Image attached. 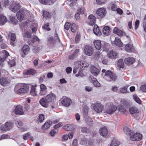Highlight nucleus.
<instances>
[{
    "label": "nucleus",
    "mask_w": 146,
    "mask_h": 146,
    "mask_svg": "<svg viewBox=\"0 0 146 146\" xmlns=\"http://www.w3.org/2000/svg\"><path fill=\"white\" fill-rule=\"evenodd\" d=\"M114 42V44L117 46L121 47L123 46V44L118 38H115Z\"/></svg>",
    "instance_id": "29"
},
{
    "label": "nucleus",
    "mask_w": 146,
    "mask_h": 146,
    "mask_svg": "<svg viewBox=\"0 0 146 146\" xmlns=\"http://www.w3.org/2000/svg\"><path fill=\"white\" fill-rule=\"evenodd\" d=\"M43 17H48L49 16V14L48 12L46 11H44L43 12Z\"/></svg>",
    "instance_id": "62"
},
{
    "label": "nucleus",
    "mask_w": 146,
    "mask_h": 146,
    "mask_svg": "<svg viewBox=\"0 0 146 146\" xmlns=\"http://www.w3.org/2000/svg\"><path fill=\"white\" fill-rule=\"evenodd\" d=\"M116 11H117V13L120 15H121L123 13L122 10L120 8H117Z\"/></svg>",
    "instance_id": "64"
},
{
    "label": "nucleus",
    "mask_w": 146,
    "mask_h": 146,
    "mask_svg": "<svg viewBox=\"0 0 146 146\" xmlns=\"http://www.w3.org/2000/svg\"><path fill=\"white\" fill-rule=\"evenodd\" d=\"M118 65L119 67L123 68L124 67V63L122 59L119 60L118 62Z\"/></svg>",
    "instance_id": "43"
},
{
    "label": "nucleus",
    "mask_w": 146,
    "mask_h": 146,
    "mask_svg": "<svg viewBox=\"0 0 146 146\" xmlns=\"http://www.w3.org/2000/svg\"><path fill=\"white\" fill-rule=\"evenodd\" d=\"M123 130L125 133L129 135V139L132 141H139L142 138L141 134L138 133L133 134V131L127 127H124Z\"/></svg>",
    "instance_id": "2"
},
{
    "label": "nucleus",
    "mask_w": 146,
    "mask_h": 146,
    "mask_svg": "<svg viewBox=\"0 0 146 146\" xmlns=\"http://www.w3.org/2000/svg\"><path fill=\"white\" fill-rule=\"evenodd\" d=\"M117 107L114 105H110V114H113L116 110Z\"/></svg>",
    "instance_id": "37"
},
{
    "label": "nucleus",
    "mask_w": 146,
    "mask_h": 146,
    "mask_svg": "<svg viewBox=\"0 0 146 146\" xmlns=\"http://www.w3.org/2000/svg\"><path fill=\"white\" fill-rule=\"evenodd\" d=\"M39 40V38L36 36H34L32 40V42L33 43H34L35 42Z\"/></svg>",
    "instance_id": "61"
},
{
    "label": "nucleus",
    "mask_w": 146,
    "mask_h": 146,
    "mask_svg": "<svg viewBox=\"0 0 146 146\" xmlns=\"http://www.w3.org/2000/svg\"><path fill=\"white\" fill-rule=\"evenodd\" d=\"M125 49L127 52H133L134 48L132 44H129L125 45Z\"/></svg>",
    "instance_id": "20"
},
{
    "label": "nucleus",
    "mask_w": 146,
    "mask_h": 146,
    "mask_svg": "<svg viewBox=\"0 0 146 146\" xmlns=\"http://www.w3.org/2000/svg\"><path fill=\"white\" fill-rule=\"evenodd\" d=\"M36 72V71L33 69H31L28 70L26 72V74L33 75L35 74Z\"/></svg>",
    "instance_id": "39"
},
{
    "label": "nucleus",
    "mask_w": 146,
    "mask_h": 146,
    "mask_svg": "<svg viewBox=\"0 0 146 146\" xmlns=\"http://www.w3.org/2000/svg\"><path fill=\"white\" fill-rule=\"evenodd\" d=\"M116 78L117 76L115 74L110 71V78L112 80L115 81L116 79Z\"/></svg>",
    "instance_id": "44"
},
{
    "label": "nucleus",
    "mask_w": 146,
    "mask_h": 146,
    "mask_svg": "<svg viewBox=\"0 0 146 146\" xmlns=\"http://www.w3.org/2000/svg\"><path fill=\"white\" fill-rule=\"evenodd\" d=\"M62 99L61 103L65 106H69L71 103V100L66 97H63Z\"/></svg>",
    "instance_id": "7"
},
{
    "label": "nucleus",
    "mask_w": 146,
    "mask_h": 146,
    "mask_svg": "<svg viewBox=\"0 0 146 146\" xmlns=\"http://www.w3.org/2000/svg\"><path fill=\"white\" fill-rule=\"evenodd\" d=\"M37 86L36 85H32L31 86L30 91L31 94L33 96H36L37 95V91L36 89Z\"/></svg>",
    "instance_id": "22"
},
{
    "label": "nucleus",
    "mask_w": 146,
    "mask_h": 146,
    "mask_svg": "<svg viewBox=\"0 0 146 146\" xmlns=\"http://www.w3.org/2000/svg\"><path fill=\"white\" fill-rule=\"evenodd\" d=\"M22 50L25 54H28L29 51V47L27 45H25L23 46L22 49Z\"/></svg>",
    "instance_id": "28"
},
{
    "label": "nucleus",
    "mask_w": 146,
    "mask_h": 146,
    "mask_svg": "<svg viewBox=\"0 0 146 146\" xmlns=\"http://www.w3.org/2000/svg\"><path fill=\"white\" fill-rule=\"evenodd\" d=\"M118 57L117 54L113 50L110 51V58L116 59Z\"/></svg>",
    "instance_id": "36"
},
{
    "label": "nucleus",
    "mask_w": 146,
    "mask_h": 146,
    "mask_svg": "<svg viewBox=\"0 0 146 146\" xmlns=\"http://www.w3.org/2000/svg\"><path fill=\"white\" fill-rule=\"evenodd\" d=\"M21 8L20 4L17 2H13L10 6L9 9L12 12H16Z\"/></svg>",
    "instance_id": "5"
},
{
    "label": "nucleus",
    "mask_w": 146,
    "mask_h": 146,
    "mask_svg": "<svg viewBox=\"0 0 146 146\" xmlns=\"http://www.w3.org/2000/svg\"><path fill=\"white\" fill-rule=\"evenodd\" d=\"M7 21V19L3 15H0V25H3Z\"/></svg>",
    "instance_id": "32"
},
{
    "label": "nucleus",
    "mask_w": 146,
    "mask_h": 146,
    "mask_svg": "<svg viewBox=\"0 0 146 146\" xmlns=\"http://www.w3.org/2000/svg\"><path fill=\"white\" fill-rule=\"evenodd\" d=\"M84 51L85 54L89 56H91L93 53V48L90 46H86Z\"/></svg>",
    "instance_id": "10"
},
{
    "label": "nucleus",
    "mask_w": 146,
    "mask_h": 146,
    "mask_svg": "<svg viewBox=\"0 0 146 146\" xmlns=\"http://www.w3.org/2000/svg\"><path fill=\"white\" fill-rule=\"evenodd\" d=\"M96 13L98 15L103 17L106 14V10L104 8H99L97 10Z\"/></svg>",
    "instance_id": "12"
},
{
    "label": "nucleus",
    "mask_w": 146,
    "mask_h": 146,
    "mask_svg": "<svg viewBox=\"0 0 146 146\" xmlns=\"http://www.w3.org/2000/svg\"><path fill=\"white\" fill-rule=\"evenodd\" d=\"M9 18L11 23H12L15 25H16L17 24L18 21L15 17L11 16Z\"/></svg>",
    "instance_id": "38"
},
{
    "label": "nucleus",
    "mask_w": 146,
    "mask_h": 146,
    "mask_svg": "<svg viewBox=\"0 0 146 146\" xmlns=\"http://www.w3.org/2000/svg\"><path fill=\"white\" fill-rule=\"evenodd\" d=\"M91 72L95 76H97L100 72V70L94 66H91Z\"/></svg>",
    "instance_id": "14"
},
{
    "label": "nucleus",
    "mask_w": 146,
    "mask_h": 146,
    "mask_svg": "<svg viewBox=\"0 0 146 146\" xmlns=\"http://www.w3.org/2000/svg\"><path fill=\"white\" fill-rule=\"evenodd\" d=\"M44 119V117L43 114H41L39 116L38 120L40 122H42Z\"/></svg>",
    "instance_id": "58"
},
{
    "label": "nucleus",
    "mask_w": 146,
    "mask_h": 146,
    "mask_svg": "<svg viewBox=\"0 0 146 146\" xmlns=\"http://www.w3.org/2000/svg\"><path fill=\"white\" fill-rule=\"evenodd\" d=\"M117 110L120 112L124 113L126 111L125 109L124 108L120 105L117 106Z\"/></svg>",
    "instance_id": "40"
},
{
    "label": "nucleus",
    "mask_w": 146,
    "mask_h": 146,
    "mask_svg": "<svg viewBox=\"0 0 146 146\" xmlns=\"http://www.w3.org/2000/svg\"><path fill=\"white\" fill-rule=\"evenodd\" d=\"M29 89V86L26 84H19L15 86L14 90L17 94L26 93L28 91Z\"/></svg>",
    "instance_id": "3"
},
{
    "label": "nucleus",
    "mask_w": 146,
    "mask_h": 146,
    "mask_svg": "<svg viewBox=\"0 0 146 146\" xmlns=\"http://www.w3.org/2000/svg\"><path fill=\"white\" fill-rule=\"evenodd\" d=\"M94 44L95 48L98 50L100 49L101 47V42L100 40H96L94 41Z\"/></svg>",
    "instance_id": "31"
},
{
    "label": "nucleus",
    "mask_w": 146,
    "mask_h": 146,
    "mask_svg": "<svg viewBox=\"0 0 146 146\" xmlns=\"http://www.w3.org/2000/svg\"><path fill=\"white\" fill-rule=\"evenodd\" d=\"M25 12L21 10L18 11L17 14V17L19 20H23L24 18Z\"/></svg>",
    "instance_id": "16"
},
{
    "label": "nucleus",
    "mask_w": 146,
    "mask_h": 146,
    "mask_svg": "<svg viewBox=\"0 0 146 146\" xmlns=\"http://www.w3.org/2000/svg\"><path fill=\"white\" fill-rule=\"evenodd\" d=\"M140 89L143 92H146V84L141 86L140 87Z\"/></svg>",
    "instance_id": "60"
},
{
    "label": "nucleus",
    "mask_w": 146,
    "mask_h": 146,
    "mask_svg": "<svg viewBox=\"0 0 146 146\" xmlns=\"http://www.w3.org/2000/svg\"><path fill=\"white\" fill-rule=\"evenodd\" d=\"M9 35L11 36L10 39L11 41V44L12 45H13L14 44V43L13 42L16 39L15 35V33H10Z\"/></svg>",
    "instance_id": "34"
},
{
    "label": "nucleus",
    "mask_w": 146,
    "mask_h": 146,
    "mask_svg": "<svg viewBox=\"0 0 146 146\" xmlns=\"http://www.w3.org/2000/svg\"><path fill=\"white\" fill-rule=\"evenodd\" d=\"M52 122L50 121L46 122L42 127V129H48L51 126Z\"/></svg>",
    "instance_id": "33"
},
{
    "label": "nucleus",
    "mask_w": 146,
    "mask_h": 146,
    "mask_svg": "<svg viewBox=\"0 0 146 146\" xmlns=\"http://www.w3.org/2000/svg\"><path fill=\"white\" fill-rule=\"evenodd\" d=\"M45 78V76L44 75H42L40 76V78H39V82L40 83H42L44 79Z\"/></svg>",
    "instance_id": "51"
},
{
    "label": "nucleus",
    "mask_w": 146,
    "mask_h": 146,
    "mask_svg": "<svg viewBox=\"0 0 146 146\" xmlns=\"http://www.w3.org/2000/svg\"><path fill=\"white\" fill-rule=\"evenodd\" d=\"M117 34L119 36H121L125 35V33L122 30H119Z\"/></svg>",
    "instance_id": "52"
},
{
    "label": "nucleus",
    "mask_w": 146,
    "mask_h": 146,
    "mask_svg": "<svg viewBox=\"0 0 146 146\" xmlns=\"http://www.w3.org/2000/svg\"><path fill=\"white\" fill-rule=\"evenodd\" d=\"M94 109L97 113L101 112L104 110V106L100 103H96L92 105Z\"/></svg>",
    "instance_id": "6"
},
{
    "label": "nucleus",
    "mask_w": 146,
    "mask_h": 146,
    "mask_svg": "<svg viewBox=\"0 0 146 146\" xmlns=\"http://www.w3.org/2000/svg\"><path fill=\"white\" fill-rule=\"evenodd\" d=\"M94 33L97 36H100L102 34V33L100 31L99 27L97 25H94L93 29Z\"/></svg>",
    "instance_id": "15"
},
{
    "label": "nucleus",
    "mask_w": 146,
    "mask_h": 146,
    "mask_svg": "<svg viewBox=\"0 0 146 146\" xmlns=\"http://www.w3.org/2000/svg\"><path fill=\"white\" fill-rule=\"evenodd\" d=\"M100 135L102 136H106L108 133L106 127H104L101 128L100 130Z\"/></svg>",
    "instance_id": "25"
},
{
    "label": "nucleus",
    "mask_w": 146,
    "mask_h": 146,
    "mask_svg": "<svg viewBox=\"0 0 146 146\" xmlns=\"http://www.w3.org/2000/svg\"><path fill=\"white\" fill-rule=\"evenodd\" d=\"M13 125V123L11 122H7L4 125H2L0 127V130L1 131H6L11 129Z\"/></svg>",
    "instance_id": "4"
},
{
    "label": "nucleus",
    "mask_w": 146,
    "mask_h": 146,
    "mask_svg": "<svg viewBox=\"0 0 146 146\" xmlns=\"http://www.w3.org/2000/svg\"><path fill=\"white\" fill-rule=\"evenodd\" d=\"M56 99V96L55 94L50 93L47 94L45 98H41L39 101V103L43 107L47 108L50 104L55 102Z\"/></svg>",
    "instance_id": "1"
},
{
    "label": "nucleus",
    "mask_w": 146,
    "mask_h": 146,
    "mask_svg": "<svg viewBox=\"0 0 146 146\" xmlns=\"http://www.w3.org/2000/svg\"><path fill=\"white\" fill-rule=\"evenodd\" d=\"M133 97L134 100L138 103V104H140L141 103V100L136 95H134L133 96Z\"/></svg>",
    "instance_id": "50"
},
{
    "label": "nucleus",
    "mask_w": 146,
    "mask_h": 146,
    "mask_svg": "<svg viewBox=\"0 0 146 146\" xmlns=\"http://www.w3.org/2000/svg\"><path fill=\"white\" fill-rule=\"evenodd\" d=\"M90 82L92 83L94 86L96 87H99L100 86V84L97 80L96 78L93 77L90 78Z\"/></svg>",
    "instance_id": "21"
},
{
    "label": "nucleus",
    "mask_w": 146,
    "mask_h": 146,
    "mask_svg": "<svg viewBox=\"0 0 146 146\" xmlns=\"http://www.w3.org/2000/svg\"><path fill=\"white\" fill-rule=\"evenodd\" d=\"M1 84L3 86H6L9 83V82L7 79L5 78L2 77L0 79Z\"/></svg>",
    "instance_id": "24"
},
{
    "label": "nucleus",
    "mask_w": 146,
    "mask_h": 146,
    "mask_svg": "<svg viewBox=\"0 0 146 146\" xmlns=\"http://www.w3.org/2000/svg\"><path fill=\"white\" fill-rule=\"evenodd\" d=\"M80 63L82 64L83 70L85 67L88 66L89 65L86 62L84 61H81Z\"/></svg>",
    "instance_id": "45"
},
{
    "label": "nucleus",
    "mask_w": 146,
    "mask_h": 146,
    "mask_svg": "<svg viewBox=\"0 0 146 146\" xmlns=\"http://www.w3.org/2000/svg\"><path fill=\"white\" fill-rule=\"evenodd\" d=\"M3 5L5 7L8 6L9 1L8 0H3L2 1Z\"/></svg>",
    "instance_id": "49"
},
{
    "label": "nucleus",
    "mask_w": 146,
    "mask_h": 146,
    "mask_svg": "<svg viewBox=\"0 0 146 146\" xmlns=\"http://www.w3.org/2000/svg\"><path fill=\"white\" fill-rule=\"evenodd\" d=\"M70 29L71 31L73 33H75L76 31V25L74 23H72Z\"/></svg>",
    "instance_id": "41"
},
{
    "label": "nucleus",
    "mask_w": 146,
    "mask_h": 146,
    "mask_svg": "<svg viewBox=\"0 0 146 146\" xmlns=\"http://www.w3.org/2000/svg\"><path fill=\"white\" fill-rule=\"evenodd\" d=\"M49 26V24L48 23H47L44 24V26L43 27V28L47 31H49L50 30V28L48 27Z\"/></svg>",
    "instance_id": "56"
},
{
    "label": "nucleus",
    "mask_w": 146,
    "mask_h": 146,
    "mask_svg": "<svg viewBox=\"0 0 146 146\" xmlns=\"http://www.w3.org/2000/svg\"><path fill=\"white\" fill-rule=\"evenodd\" d=\"M40 90L39 95L44 96L47 93V90L46 86L44 84H42L40 85Z\"/></svg>",
    "instance_id": "9"
},
{
    "label": "nucleus",
    "mask_w": 146,
    "mask_h": 146,
    "mask_svg": "<svg viewBox=\"0 0 146 146\" xmlns=\"http://www.w3.org/2000/svg\"><path fill=\"white\" fill-rule=\"evenodd\" d=\"M128 87L127 86H125L124 87L121 88L120 89V92L121 93H127L128 92L127 91V88Z\"/></svg>",
    "instance_id": "48"
},
{
    "label": "nucleus",
    "mask_w": 146,
    "mask_h": 146,
    "mask_svg": "<svg viewBox=\"0 0 146 146\" xmlns=\"http://www.w3.org/2000/svg\"><path fill=\"white\" fill-rule=\"evenodd\" d=\"M54 39H53V38L50 37L48 38V41L49 43H51V42H52L53 43H54V41H55L56 40H58V41H60V39L58 37V35L57 33H55L54 34Z\"/></svg>",
    "instance_id": "17"
},
{
    "label": "nucleus",
    "mask_w": 146,
    "mask_h": 146,
    "mask_svg": "<svg viewBox=\"0 0 146 146\" xmlns=\"http://www.w3.org/2000/svg\"><path fill=\"white\" fill-rule=\"evenodd\" d=\"M134 60L135 59L133 58L130 57L125 58L124 61L125 64L129 65L133 64Z\"/></svg>",
    "instance_id": "18"
},
{
    "label": "nucleus",
    "mask_w": 146,
    "mask_h": 146,
    "mask_svg": "<svg viewBox=\"0 0 146 146\" xmlns=\"http://www.w3.org/2000/svg\"><path fill=\"white\" fill-rule=\"evenodd\" d=\"M30 135V133H27L25 134H24L23 136V139L24 140H27L29 137Z\"/></svg>",
    "instance_id": "54"
},
{
    "label": "nucleus",
    "mask_w": 146,
    "mask_h": 146,
    "mask_svg": "<svg viewBox=\"0 0 146 146\" xmlns=\"http://www.w3.org/2000/svg\"><path fill=\"white\" fill-rule=\"evenodd\" d=\"M96 19L95 16L92 14L90 15L88 17V24L91 26L94 25L96 23Z\"/></svg>",
    "instance_id": "11"
},
{
    "label": "nucleus",
    "mask_w": 146,
    "mask_h": 146,
    "mask_svg": "<svg viewBox=\"0 0 146 146\" xmlns=\"http://www.w3.org/2000/svg\"><path fill=\"white\" fill-rule=\"evenodd\" d=\"M80 38V36L78 34H77L75 38V41L76 43L79 42Z\"/></svg>",
    "instance_id": "55"
},
{
    "label": "nucleus",
    "mask_w": 146,
    "mask_h": 146,
    "mask_svg": "<svg viewBox=\"0 0 146 146\" xmlns=\"http://www.w3.org/2000/svg\"><path fill=\"white\" fill-rule=\"evenodd\" d=\"M120 142L115 138L112 140L110 146H119L120 145Z\"/></svg>",
    "instance_id": "27"
},
{
    "label": "nucleus",
    "mask_w": 146,
    "mask_h": 146,
    "mask_svg": "<svg viewBox=\"0 0 146 146\" xmlns=\"http://www.w3.org/2000/svg\"><path fill=\"white\" fill-rule=\"evenodd\" d=\"M15 112L16 114L23 115L24 112L22 107L21 106H17L15 108Z\"/></svg>",
    "instance_id": "13"
},
{
    "label": "nucleus",
    "mask_w": 146,
    "mask_h": 146,
    "mask_svg": "<svg viewBox=\"0 0 146 146\" xmlns=\"http://www.w3.org/2000/svg\"><path fill=\"white\" fill-rule=\"evenodd\" d=\"M63 128L66 131L72 130L74 128V125L73 124H68L64 126Z\"/></svg>",
    "instance_id": "30"
},
{
    "label": "nucleus",
    "mask_w": 146,
    "mask_h": 146,
    "mask_svg": "<svg viewBox=\"0 0 146 146\" xmlns=\"http://www.w3.org/2000/svg\"><path fill=\"white\" fill-rule=\"evenodd\" d=\"M107 0H96V3L98 5H102L104 4Z\"/></svg>",
    "instance_id": "53"
},
{
    "label": "nucleus",
    "mask_w": 146,
    "mask_h": 146,
    "mask_svg": "<svg viewBox=\"0 0 146 146\" xmlns=\"http://www.w3.org/2000/svg\"><path fill=\"white\" fill-rule=\"evenodd\" d=\"M84 8L83 7H79L78 9V12L81 14H84Z\"/></svg>",
    "instance_id": "46"
},
{
    "label": "nucleus",
    "mask_w": 146,
    "mask_h": 146,
    "mask_svg": "<svg viewBox=\"0 0 146 146\" xmlns=\"http://www.w3.org/2000/svg\"><path fill=\"white\" fill-rule=\"evenodd\" d=\"M7 61L8 64L10 66V67H12L15 65V62L13 58H12L11 56L6 60Z\"/></svg>",
    "instance_id": "19"
},
{
    "label": "nucleus",
    "mask_w": 146,
    "mask_h": 146,
    "mask_svg": "<svg viewBox=\"0 0 146 146\" xmlns=\"http://www.w3.org/2000/svg\"><path fill=\"white\" fill-rule=\"evenodd\" d=\"M116 5L115 4H113L111 6V9L113 11H115L117 9Z\"/></svg>",
    "instance_id": "59"
},
{
    "label": "nucleus",
    "mask_w": 146,
    "mask_h": 146,
    "mask_svg": "<svg viewBox=\"0 0 146 146\" xmlns=\"http://www.w3.org/2000/svg\"><path fill=\"white\" fill-rule=\"evenodd\" d=\"M71 24L68 22L66 23L64 25V28L66 30H68L69 29L70 26Z\"/></svg>",
    "instance_id": "57"
},
{
    "label": "nucleus",
    "mask_w": 146,
    "mask_h": 146,
    "mask_svg": "<svg viewBox=\"0 0 146 146\" xmlns=\"http://www.w3.org/2000/svg\"><path fill=\"white\" fill-rule=\"evenodd\" d=\"M129 111L131 114L136 113H138V110L137 108L133 107H131L129 109Z\"/></svg>",
    "instance_id": "35"
},
{
    "label": "nucleus",
    "mask_w": 146,
    "mask_h": 146,
    "mask_svg": "<svg viewBox=\"0 0 146 146\" xmlns=\"http://www.w3.org/2000/svg\"><path fill=\"white\" fill-rule=\"evenodd\" d=\"M103 34L105 36H108L110 34V27L108 26H105L103 29Z\"/></svg>",
    "instance_id": "26"
},
{
    "label": "nucleus",
    "mask_w": 146,
    "mask_h": 146,
    "mask_svg": "<svg viewBox=\"0 0 146 146\" xmlns=\"http://www.w3.org/2000/svg\"><path fill=\"white\" fill-rule=\"evenodd\" d=\"M43 4L49 5L53 4L56 0H39Z\"/></svg>",
    "instance_id": "23"
},
{
    "label": "nucleus",
    "mask_w": 146,
    "mask_h": 146,
    "mask_svg": "<svg viewBox=\"0 0 146 146\" xmlns=\"http://www.w3.org/2000/svg\"><path fill=\"white\" fill-rule=\"evenodd\" d=\"M10 56L9 53L6 50H3L0 52V58L7 60Z\"/></svg>",
    "instance_id": "8"
},
{
    "label": "nucleus",
    "mask_w": 146,
    "mask_h": 146,
    "mask_svg": "<svg viewBox=\"0 0 146 146\" xmlns=\"http://www.w3.org/2000/svg\"><path fill=\"white\" fill-rule=\"evenodd\" d=\"M23 36L25 38H29L31 36V33L30 32H27L23 34Z\"/></svg>",
    "instance_id": "47"
},
{
    "label": "nucleus",
    "mask_w": 146,
    "mask_h": 146,
    "mask_svg": "<svg viewBox=\"0 0 146 146\" xmlns=\"http://www.w3.org/2000/svg\"><path fill=\"white\" fill-rule=\"evenodd\" d=\"M66 71L67 74L70 73L72 71V68L70 67H68L66 69Z\"/></svg>",
    "instance_id": "63"
},
{
    "label": "nucleus",
    "mask_w": 146,
    "mask_h": 146,
    "mask_svg": "<svg viewBox=\"0 0 146 146\" xmlns=\"http://www.w3.org/2000/svg\"><path fill=\"white\" fill-rule=\"evenodd\" d=\"M80 61L76 62L75 63V64L76 66H77L76 68H78V69H81L83 70V68L82 67V65L80 63Z\"/></svg>",
    "instance_id": "42"
}]
</instances>
